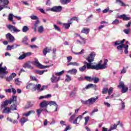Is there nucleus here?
<instances>
[{"mask_svg": "<svg viewBox=\"0 0 131 131\" xmlns=\"http://www.w3.org/2000/svg\"><path fill=\"white\" fill-rule=\"evenodd\" d=\"M96 56V53L94 52L91 53L88 57L85 58V59L89 62L84 61L83 63L87 66V69H93L95 70V69L93 67L97 66V64L92 65V62H94L95 59V56Z\"/></svg>", "mask_w": 131, "mask_h": 131, "instance_id": "1", "label": "nucleus"}, {"mask_svg": "<svg viewBox=\"0 0 131 131\" xmlns=\"http://www.w3.org/2000/svg\"><path fill=\"white\" fill-rule=\"evenodd\" d=\"M28 39V38L27 37V36H25L22 40V42L23 43L26 42Z\"/></svg>", "mask_w": 131, "mask_h": 131, "instance_id": "58", "label": "nucleus"}, {"mask_svg": "<svg viewBox=\"0 0 131 131\" xmlns=\"http://www.w3.org/2000/svg\"><path fill=\"white\" fill-rule=\"evenodd\" d=\"M113 91V88H112V87H111L108 91H107V93H108V95L109 96H110V95H111V94H112V92Z\"/></svg>", "mask_w": 131, "mask_h": 131, "instance_id": "52", "label": "nucleus"}, {"mask_svg": "<svg viewBox=\"0 0 131 131\" xmlns=\"http://www.w3.org/2000/svg\"><path fill=\"white\" fill-rule=\"evenodd\" d=\"M71 24H72V23L69 22V23L63 24V26L64 27L65 29H69Z\"/></svg>", "mask_w": 131, "mask_h": 131, "instance_id": "34", "label": "nucleus"}, {"mask_svg": "<svg viewBox=\"0 0 131 131\" xmlns=\"http://www.w3.org/2000/svg\"><path fill=\"white\" fill-rule=\"evenodd\" d=\"M117 125H118V124H114L113 126L111 127V129L113 130V129H116L117 128Z\"/></svg>", "mask_w": 131, "mask_h": 131, "instance_id": "55", "label": "nucleus"}, {"mask_svg": "<svg viewBox=\"0 0 131 131\" xmlns=\"http://www.w3.org/2000/svg\"><path fill=\"white\" fill-rule=\"evenodd\" d=\"M21 81L19 80V78H16L15 79V83L17 84V85H20V83Z\"/></svg>", "mask_w": 131, "mask_h": 131, "instance_id": "51", "label": "nucleus"}, {"mask_svg": "<svg viewBox=\"0 0 131 131\" xmlns=\"http://www.w3.org/2000/svg\"><path fill=\"white\" fill-rule=\"evenodd\" d=\"M116 3L119 4L121 7H127V5L124 4L121 0H116Z\"/></svg>", "mask_w": 131, "mask_h": 131, "instance_id": "19", "label": "nucleus"}, {"mask_svg": "<svg viewBox=\"0 0 131 131\" xmlns=\"http://www.w3.org/2000/svg\"><path fill=\"white\" fill-rule=\"evenodd\" d=\"M34 113H35V112L34 111H30L29 112H28L27 113H25L24 114V116H29V115H30V114H34Z\"/></svg>", "mask_w": 131, "mask_h": 131, "instance_id": "33", "label": "nucleus"}, {"mask_svg": "<svg viewBox=\"0 0 131 131\" xmlns=\"http://www.w3.org/2000/svg\"><path fill=\"white\" fill-rule=\"evenodd\" d=\"M16 101H17V96H12V98H11L10 100H6L3 103H2L1 108H3L5 107H8L9 104L11 105L13 102H16Z\"/></svg>", "mask_w": 131, "mask_h": 131, "instance_id": "2", "label": "nucleus"}, {"mask_svg": "<svg viewBox=\"0 0 131 131\" xmlns=\"http://www.w3.org/2000/svg\"><path fill=\"white\" fill-rule=\"evenodd\" d=\"M82 118V116H81V115L78 116L76 118V119L75 120L73 121V123L74 124H78V123H77V120L79 119V121H80V120H81Z\"/></svg>", "mask_w": 131, "mask_h": 131, "instance_id": "25", "label": "nucleus"}, {"mask_svg": "<svg viewBox=\"0 0 131 131\" xmlns=\"http://www.w3.org/2000/svg\"><path fill=\"white\" fill-rule=\"evenodd\" d=\"M52 51L51 49H49V48L46 47L43 50V54L44 56H47V53H50Z\"/></svg>", "mask_w": 131, "mask_h": 131, "instance_id": "23", "label": "nucleus"}, {"mask_svg": "<svg viewBox=\"0 0 131 131\" xmlns=\"http://www.w3.org/2000/svg\"><path fill=\"white\" fill-rule=\"evenodd\" d=\"M12 80H13V79L10 76L6 78V81L10 82V81H12Z\"/></svg>", "mask_w": 131, "mask_h": 131, "instance_id": "56", "label": "nucleus"}, {"mask_svg": "<svg viewBox=\"0 0 131 131\" xmlns=\"http://www.w3.org/2000/svg\"><path fill=\"white\" fill-rule=\"evenodd\" d=\"M74 118H75V115H73L72 116H71V118H70V121H72V120H73V119H74Z\"/></svg>", "mask_w": 131, "mask_h": 131, "instance_id": "63", "label": "nucleus"}, {"mask_svg": "<svg viewBox=\"0 0 131 131\" xmlns=\"http://www.w3.org/2000/svg\"><path fill=\"white\" fill-rule=\"evenodd\" d=\"M7 28L10 31H11V32H20V30L17 29L16 27L12 25H7Z\"/></svg>", "mask_w": 131, "mask_h": 131, "instance_id": "8", "label": "nucleus"}, {"mask_svg": "<svg viewBox=\"0 0 131 131\" xmlns=\"http://www.w3.org/2000/svg\"><path fill=\"white\" fill-rule=\"evenodd\" d=\"M104 104L105 105V106L108 107V108L110 107V106H111L109 103L106 102V101L104 102Z\"/></svg>", "mask_w": 131, "mask_h": 131, "instance_id": "62", "label": "nucleus"}, {"mask_svg": "<svg viewBox=\"0 0 131 131\" xmlns=\"http://www.w3.org/2000/svg\"><path fill=\"white\" fill-rule=\"evenodd\" d=\"M118 88H119V89H122L121 93H122V94H125V93L128 92V88L124 85L123 82H120V84L118 85Z\"/></svg>", "mask_w": 131, "mask_h": 131, "instance_id": "6", "label": "nucleus"}, {"mask_svg": "<svg viewBox=\"0 0 131 131\" xmlns=\"http://www.w3.org/2000/svg\"><path fill=\"white\" fill-rule=\"evenodd\" d=\"M107 92H108V88H104L102 90V94H107Z\"/></svg>", "mask_w": 131, "mask_h": 131, "instance_id": "57", "label": "nucleus"}, {"mask_svg": "<svg viewBox=\"0 0 131 131\" xmlns=\"http://www.w3.org/2000/svg\"><path fill=\"white\" fill-rule=\"evenodd\" d=\"M48 102V105L50 106H56L57 105V103L55 101H47Z\"/></svg>", "mask_w": 131, "mask_h": 131, "instance_id": "37", "label": "nucleus"}, {"mask_svg": "<svg viewBox=\"0 0 131 131\" xmlns=\"http://www.w3.org/2000/svg\"><path fill=\"white\" fill-rule=\"evenodd\" d=\"M124 47H125V45L122 43V44H121V45L117 46V49L119 51H120V50H122V48H124Z\"/></svg>", "mask_w": 131, "mask_h": 131, "instance_id": "43", "label": "nucleus"}, {"mask_svg": "<svg viewBox=\"0 0 131 131\" xmlns=\"http://www.w3.org/2000/svg\"><path fill=\"white\" fill-rule=\"evenodd\" d=\"M9 0H0V7H9Z\"/></svg>", "mask_w": 131, "mask_h": 131, "instance_id": "14", "label": "nucleus"}, {"mask_svg": "<svg viewBox=\"0 0 131 131\" xmlns=\"http://www.w3.org/2000/svg\"><path fill=\"white\" fill-rule=\"evenodd\" d=\"M31 55H32V53L31 52L24 53L18 57V59L19 60H23L24 59H25L26 57H29L31 56Z\"/></svg>", "mask_w": 131, "mask_h": 131, "instance_id": "12", "label": "nucleus"}, {"mask_svg": "<svg viewBox=\"0 0 131 131\" xmlns=\"http://www.w3.org/2000/svg\"><path fill=\"white\" fill-rule=\"evenodd\" d=\"M74 35H76V36H78L79 37H80V38L81 39H82V40H83V43L85 44V39H84V38H83L82 37L80 36V34H79L78 33H75L74 34Z\"/></svg>", "mask_w": 131, "mask_h": 131, "instance_id": "40", "label": "nucleus"}, {"mask_svg": "<svg viewBox=\"0 0 131 131\" xmlns=\"http://www.w3.org/2000/svg\"><path fill=\"white\" fill-rule=\"evenodd\" d=\"M74 21H77V22H78V18L76 16H73L72 18H71L69 20V22H71V23H73L72 20Z\"/></svg>", "mask_w": 131, "mask_h": 131, "instance_id": "35", "label": "nucleus"}, {"mask_svg": "<svg viewBox=\"0 0 131 131\" xmlns=\"http://www.w3.org/2000/svg\"><path fill=\"white\" fill-rule=\"evenodd\" d=\"M3 108H4V110L2 112V113L5 114H9V113H11V110L10 107L6 106Z\"/></svg>", "mask_w": 131, "mask_h": 131, "instance_id": "17", "label": "nucleus"}, {"mask_svg": "<svg viewBox=\"0 0 131 131\" xmlns=\"http://www.w3.org/2000/svg\"><path fill=\"white\" fill-rule=\"evenodd\" d=\"M10 46L11 47V49L12 50H14V49H16V48H18V47H20V45H13Z\"/></svg>", "mask_w": 131, "mask_h": 131, "instance_id": "53", "label": "nucleus"}, {"mask_svg": "<svg viewBox=\"0 0 131 131\" xmlns=\"http://www.w3.org/2000/svg\"><path fill=\"white\" fill-rule=\"evenodd\" d=\"M53 27L56 31H61V29L56 24L53 25Z\"/></svg>", "mask_w": 131, "mask_h": 131, "instance_id": "42", "label": "nucleus"}, {"mask_svg": "<svg viewBox=\"0 0 131 131\" xmlns=\"http://www.w3.org/2000/svg\"><path fill=\"white\" fill-rule=\"evenodd\" d=\"M119 23V20H118V19H116L112 22V24H113V25H118Z\"/></svg>", "mask_w": 131, "mask_h": 131, "instance_id": "49", "label": "nucleus"}, {"mask_svg": "<svg viewBox=\"0 0 131 131\" xmlns=\"http://www.w3.org/2000/svg\"><path fill=\"white\" fill-rule=\"evenodd\" d=\"M51 81L52 82V83H56V82H58L61 79V77L59 76L56 77L54 75H53L52 77L51 78Z\"/></svg>", "mask_w": 131, "mask_h": 131, "instance_id": "11", "label": "nucleus"}, {"mask_svg": "<svg viewBox=\"0 0 131 131\" xmlns=\"http://www.w3.org/2000/svg\"><path fill=\"white\" fill-rule=\"evenodd\" d=\"M40 23L39 20H36L35 23L34 24V27H32V29H34L35 32H36L37 27L38 26V25Z\"/></svg>", "mask_w": 131, "mask_h": 131, "instance_id": "18", "label": "nucleus"}, {"mask_svg": "<svg viewBox=\"0 0 131 131\" xmlns=\"http://www.w3.org/2000/svg\"><path fill=\"white\" fill-rule=\"evenodd\" d=\"M90 28H83L81 32V33H84L85 34H89L90 33Z\"/></svg>", "mask_w": 131, "mask_h": 131, "instance_id": "21", "label": "nucleus"}, {"mask_svg": "<svg viewBox=\"0 0 131 131\" xmlns=\"http://www.w3.org/2000/svg\"><path fill=\"white\" fill-rule=\"evenodd\" d=\"M67 78L65 79V81L69 82V81H71V77L69 75H66Z\"/></svg>", "mask_w": 131, "mask_h": 131, "instance_id": "48", "label": "nucleus"}, {"mask_svg": "<svg viewBox=\"0 0 131 131\" xmlns=\"http://www.w3.org/2000/svg\"><path fill=\"white\" fill-rule=\"evenodd\" d=\"M118 19H122L123 21H129L130 20V17L126 16L125 14H122L121 15L118 16Z\"/></svg>", "mask_w": 131, "mask_h": 131, "instance_id": "13", "label": "nucleus"}, {"mask_svg": "<svg viewBox=\"0 0 131 131\" xmlns=\"http://www.w3.org/2000/svg\"><path fill=\"white\" fill-rule=\"evenodd\" d=\"M61 4L62 5H66L71 2V0H60Z\"/></svg>", "mask_w": 131, "mask_h": 131, "instance_id": "36", "label": "nucleus"}, {"mask_svg": "<svg viewBox=\"0 0 131 131\" xmlns=\"http://www.w3.org/2000/svg\"><path fill=\"white\" fill-rule=\"evenodd\" d=\"M86 68L88 69V67L86 66V64H85L84 66H83L82 67H80L79 68V70L80 72H84V71H85Z\"/></svg>", "mask_w": 131, "mask_h": 131, "instance_id": "26", "label": "nucleus"}, {"mask_svg": "<svg viewBox=\"0 0 131 131\" xmlns=\"http://www.w3.org/2000/svg\"><path fill=\"white\" fill-rule=\"evenodd\" d=\"M108 63V59H104L103 64L98 63L96 64V66L93 67V68L95 69V70H101V69H105L106 68V65Z\"/></svg>", "mask_w": 131, "mask_h": 131, "instance_id": "4", "label": "nucleus"}, {"mask_svg": "<svg viewBox=\"0 0 131 131\" xmlns=\"http://www.w3.org/2000/svg\"><path fill=\"white\" fill-rule=\"evenodd\" d=\"M50 11L59 13L62 11V6H54L50 9Z\"/></svg>", "mask_w": 131, "mask_h": 131, "instance_id": "9", "label": "nucleus"}, {"mask_svg": "<svg viewBox=\"0 0 131 131\" xmlns=\"http://www.w3.org/2000/svg\"><path fill=\"white\" fill-rule=\"evenodd\" d=\"M12 78H14L17 76V74L15 73H12L10 75Z\"/></svg>", "mask_w": 131, "mask_h": 131, "instance_id": "59", "label": "nucleus"}, {"mask_svg": "<svg viewBox=\"0 0 131 131\" xmlns=\"http://www.w3.org/2000/svg\"><path fill=\"white\" fill-rule=\"evenodd\" d=\"M123 31L126 34H129V30H128V29H124Z\"/></svg>", "mask_w": 131, "mask_h": 131, "instance_id": "64", "label": "nucleus"}, {"mask_svg": "<svg viewBox=\"0 0 131 131\" xmlns=\"http://www.w3.org/2000/svg\"><path fill=\"white\" fill-rule=\"evenodd\" d=\"M84 80L89 82H92L93 81V77L89 76H86L84 77Z\"/></svg>", "mask_w": 131, "mask_h": 131, "instance_id": "31", "label": "nucleus"}, {"mask_svg": "<svg viewBox=\"0 0 131 131\" xmlns=\"http://www.w3.org/2000/svg\"><path fill=\"white\" fill-rule=\"evenodd\" d=\"M13 17H14V15H13V14H9V16H8V20H9V21H11V22H13V21H14L13 20Z\"/></svg>", "mask_w": 131, "mask_h": 131, "instance_id": "47", "label": "nucleus"}, {"mask_svg": "<svg viewBox=\"0 0 131 131\" xmlns=\"http://www.w3.org/2000/svg\"><path fill=\"white\" fill-rule=\"evenodd\" d=\"M40 88H41V85L40 84H38V85H36L35 86H34L33 88V91L34 92H36V90H37V91H38L39 92H40Z\"/></svg>", "mask_w": 131, "mask_h": 131, "instance_id": "22", "label": "nucleus"}, {"mask_svg": "<svg viewBox=\"0 0 131 131\" xmlns=\"http://www.w3.org/2000/svg\"><path fill=\"white\" fill-rule=\"evenodd\" d=\"M70 65H72L73 66H79V63L74 62H70L68 63L67 66H70Z\"/></svg>", "mask_w": 131, "mask_h": 131, "instance_id": "39", "label": "nucleus"}, {"mask_svg": "<svg viewBox=\"0 0 131 131\" xmlns=\"http://www.w3.org/2000/svg\"><path fill=\"white\" fill-rule=\"evenodd\" d=\"M108 12H109V8H107L102 11L103 14H106V13H108Z\"/></svg>", "mask_w": 131, "mask_h": 131, "instance_id": "61", "label": "nucleus"}, {"mask_svg": "<svg viewBox=\"0 0 131 131\" xmlns=\"http://www.w3.org/2000/svg\"><path fill=\"white\" fill-rule=\"evenodd\" d=\"M34 65L40 68V69H43L45 68H49V67H52L54 64H51L50 66H43L41 64L39 63V62L38 60H35L33 62Z\"/></svg>", "mask_w": 131, "mask_h": 131, "instance_id": "7", "label": "nucleus"}, {"mask_svg": "<svg viewBox=\"0 0 131 131\" xmlns=\"http://www.w3.org/2000/svg\"><path fill=\"white\" fill-rule=\"evenodd\" d=\"M33 106V104L31 103V102H28L27 105L25 107V109H29V108H31Z\"/></svg>", "mask_w": 131, "mask_h": 131, "instance_id": "32", "label": "nucleus"}, {"mask_svg": "<svg viewBox=\"0 0 131 131\" xmlns=\"http://www.w3.org/2000/svg\"><path fill=\"white\" fill-rule=\"evenodd\" d=\"M85 119V123H84V125H86V124H88V122H89V120H90V117L88 116L84 118Z\"/></svg>", "mask_w": 131, "mask_h": 131, "instance_id": "50", "label": "nucleus"}, {"mask_svg": "<svg viewBox=\"0 0 131 131\" xmlns=\"http://www.w3.org/2000/svg\"><path fill=\"white\" fill-rule=\"evenodd\" d=\"M28 120V119L26 118H21L20 120H19V122L20 123V124H21L22 126L24 125V123H25V122H27V121Z\"/></svg>", "mask_w": 131, "mask_h": 131, "instance_id": "24", "label": "nucleus"}, {"mask_svg": "<svg viewBox=\"0 0 131 131\" xmlns=\"http://www.w3.org/2000/svg\"><path fill=\"white\" fill-rule=\"evenodd\" d=\"M10 111H15L17 110V104H13L9 107Z\"/></svg>", "mask_w": 131, "mask_h": 131, "instance_id": "28", "label": "nucleus"}, {"mask_svg": "<svg viewBox=\"0 0 131 131\" xmlns=\"http://www.w3.org/2000/svg\"><path fill=\"white\" fill-rule=\"evenodd\" d=\"M76 95V92H75L74 91H72L70 94V97H75Z\"/></svg>", "mask_w": 131, "mask_h": 131, "instance_id": "54", "label": "nucleus"}, {"mask_svg": "<svg viewBox=\"0 0 131 131\" xmlns=\"http://www.w3.org/2000/svg\"><path fill=\"white\" fill-rule=\"evenodd\" d=\"M29 30V28L27 26H25L23 27V32H27Z\"/></svg>", "mask_w": 131, "mask_h": 131, "instance_id": "41", "label": "nucleus"}, {"mask_svg": "<svg viewBox=\"0 0 131 131\" xmlns=\"http://www.w3.org/2000/svg\"><path fill=\"white\" fill-rule=\"evenodd\" d=\"M98 97H97L96 98L92 97L91 98L89 99L88 100L86 101H82V103L84 104V105H93L97 100H98Z\"/></svg>", "mask_w": 131, "mask_h": 131, "instance_id": "5", "label": "nucleus"}, {"mask_svg": "<svg viewBox=\"0 0 131 131\" xmlns=\"http://www.w3.org/2000/svg\"><path fill=\"white\" fill-rule=\"evenodd\" d=\"M124 41H125V39H123V40L119 41H116L115 42V46H119V45H122V43H124Z\"/></svg>", "mask_w": 131, "mask_h": 131, "instance_id": "29", "label": "nucleus"}, {"mask_svg": "<svg viewBox=\"0 0 131 131\" xmlns=\"http://www.w3.org/2000/svg\"><path fill=\"white\" fill-rule=\"evenodd\" d=\"M47 89H48V86L43 85L40 90V92H42V91H43V90H46Z\"/></svg>", "mask_w": 131, "mask_h": 131, "instance_id": "60", "label": "nucleus"}, {"mask_svg": "<svg viewBox=\"0 0 131 131\" xmlns=\"http://www.w3.org/2000/svg\"><path fill=\"white\" fill-rule=\"evenodd\" d=\"M68 73H70V74H74L75 75L76 73H77V70L76 69H73L68 71Z\"/></svg>", "mask_w": 131, "mask_h": 131, "instance_id": "27", "label": "nucleus"}, {"mask_svg": "<svg viewBox=\"0 0 131 131\" xmlns=\"http://www.w3.org/2000/svg\"><path fill=\"white\" fill-rule=\"evenodd\" d=\"M45 72H46L45 70H43V71L37 70L36 71V73H37V74H39V75H42V74H43V73H45Z\"/></svg>", "mask_w": 131, "mask_h": 131, "instance_id": "45", "label": "nucleus"}, {"mask_svg": "<svg viewBox=\"0 0 131 131\" xmlns=\"http://www.w3.org/2000/svg\"><path fill=\"white\" fill-rule=\"evenodd\" d=\"M3 66V62L0 64V78H4L5 77V75H7L9 72L7 71V67H4V68L2 67Z\"/></svg>", "mask_w": 131, "mask_h": 131, "instance_id": "3", "label": "nucleus"}, {"mask_svg": "<svg viewBox=\"0 0 131 131\" xmlns=\"http://www.w3.org/2000/svg\"><path fill=\"white\" fill-rule=\"evenodd\" d=\"M64 73H65V71H62L61 72H57L55 73V75L57 76H61V75H63V74H64Z\"/></svg>", "mask_w": 131, "mask_h": 131, "instance_id": "44", "label": "nucleus"}, {"mask_svg": "<svg viewBox=\"0 0 131 131\" xmlns=\"http://www.w3.org/2000/svg\"><path fill=\"white\" fill-rule=\"evenodd\" d=\"M24 68H32L31 65L28 63H25L23 66Z\"/></svg>", "mask_w": 131, "mask_h": 131, "instance_id": "46", "label": "nucleus"}, {"mask_svg": "<svg viewBox=\"0 0 131 131\" xmlns=\"http://www.w3.org/2000/svg\"><path fill=\"white\" fill-rule=\"evenodd\" d=\"M6 37L8 40L9 42H14L15 41V37L10 33L6 35Z\"/></svg>", "mask_w": 131, "mask_h": 131, "instance_id": "10", "label": "nucleus"}, {"mask_svg": "<svg viewBox=\"0 0 131 131\" xmlns=\"http://www.w3.org/2000/svg\"><path fill=\"white\" fill-rule=\"evenodd\" d=\"M47 108V107H45V108H43V109L39 108V109L36 110V113L38 115V117H40V114H41L42 111H45L47 113L49 112Z\"/></svg>", "mask_w": 131, "mask_h": 131, "instance_id": "15", "label": "nucleus"}, {"mask_svg": "<svg viewBox=\"0 0 131 131\" xmlns=\"http://www.w3.org/2000/svg\"><path fill=\"white\" fill-rule=\"evenodd\" d=\"M39 106L40 108H46L48 107V101L44 100L42 101L40 104Z\"/></svg>", "mask_w": 131, "mask_h": 131, "instance_id": "16", "label": "nucleus"}, {"mask_svg": "<svg viewBox=\"0 0 131 131\" xmlns=\"http://www.w3.org/2000/svg\"><path fill=\"white\" fill-rule=\"evenodd\" d=\"M92 81H93L94 83H98V82L100 81V78L96 76L92 77Z\"/></svg>", "mask_w": 131, "mask_h": 131, "instance_id": "30", "label": "nucleus"}, {"mask_svg": "<svg viewBox=\"0 0 131 131\" xmlns=\"http://www.w3.org/2000/svg\"><path fill=\"white\" fill-rule=\"evenodd\" d=\"M43 30L44 28L42 26H39L38 28V32H39V33H42L43 32Z\"/></svg>", "mask_w": 131, "mask_h": 131, "instance_id": "38", "label": "nucleus"}, {"mask_svg": "<svg viewBox=\"0 0 131 131\" xmlns=\"http://www.w3.org/2000/svg\"><path fill=\"white\" fill-rule=\"evenodd\" d=\"M97 85L93 84H89L87 85L83 89V90L84 91V90H89V89H91V88H96Z\"/></svg>", "mask_w": 131, "mask_h": 131, "instance_id": "20", "label": "nucleus"}]
</instances>
